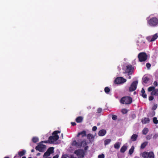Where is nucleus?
Here are the masks:
<instances>
[{
  "label": "nucleus",
  "mask_w": 158,
  "mask_h": 158,
  "mask_svg": "<svg viewBox=\"0 0 158 158\" xmlns=\"http://www.w3.org/2000/svg\"><path fill=\"white\" fill-rule=\"evenodd\" d=\"M141 92L142 94L145 93V90H144V89H143V88H142L141 90Z\"/></svg>",
  "instance_id": "nucleus-47"
},
{
  "label": "nucleus",
  "mask_w": 158,
  "mask_h": 158,
  "mask_svg": "<svg viewBox=\"0 0 158 158\" xmlns=\"http://www.w3.org/2000/svg\"><path fill=\"white\" fill-rule=\"evenodd\" d=\"M154 85H155L156 86H157V82L156 81H155L154 82Z\"/></svg>",
  "instance_id": "nucleus-50"
},
{
  "label": "nucleus",
  "mask_w": 158,
  "mask_h": 158,
  "mask_svg": "<svg viewBox=\"0 0 158 158\" xmlns=\"http://www.w3.org/2000/svg\"><path fill=\"white\" fill-rule=\"evenodd\" d=\"M26 152V151L25 150H23L22 151L19 152H18V155L20 156H22L25 154Z\"/></svg>",
  "instance_id": "nucleus-27"
},
{
  "label": "nucleus",
  "mask_w": 158,
  "mask_h": 158,
  "mask_svg": "<svg viewBox=\"0 0 158 158\" xmlns=\"http://www.w3.org/2000/svg\"><path fill=\"white\" fill-rule=\"evenodd\" d=\"M142 96L143 98H147V95L145 93L142 94Z\"/></svg>",
  "instance_id": "nucleus-42"
},
{
  "label": "nucleus",
  "mask_w": 158,
  "mask_h": 158,
  "mask_svg": "<svg viewBox=\"0 0 158 158\" xmlns=\"http://www.w3.org/2000/svg\"><path fill=\"white\" fill-rule=\"evenodd\" d=\"M120 145L121 143L119 142H117L114 144V147L115 148L118 149L120 148Z\"/></svg>",
  "instance_id": "nucleus-22"
},
{
  "label": "nucleus",
  "mask_w": 158,
  "mask_h": 158,
  "mask_svg": "<svg viewBox=\"0 0 158 158\" xmlns=\"http://www.w3.org/2000/svg\"><path fill=\"white\" fill-rule=\"evenodd\" d=\"M124 73H128V75L132 74L133 72V69L132 66L131 65H128L124 68Z\"/></svg>",
  "instance_id": "nucleus-6"
},
{
  "label": "nucleus",
  "mask_w": 158,
  "mask_h": 158,
  "mask_svg": "<svg viewBox=\"0 0 158 158\" xmlns=\"http://www.w3.org/2000/svg\"><path fill=\"white\" fill-rule=\"evenodd\" d=\"M97 129V127L96 126H94L93 128H92V130L93 131H95Z\"/></svg>",
  "instance_id": "nucleus-46"
},
{
  "label": "nucleus",
  "mask_w": 158,
  "mask_h": 158,
  "mask_svg": "<svg viewBox=\"0 0 158 158\" xmlns=\"http://www.w3.org/2000/svg\"><path fill=\"white\" fill-rule=\"evenodd\" d=\"M87 138L90 142H92L94 140V136L91 134H89L87 135Z\"/></svg>",
  "instance_id": "nucleus-15"
},
{
  "label": "nucleus",
  "mask_w": 158,
  "mask_h": 158,
  "mask_svg": "<svg viewBox=\"0 0 158 158\" xmlns=\"http://www.w3.org/2000/svg\"><path fill=\"white\" fill-rule=\"evenodd\" d=\"M151 94L152 95H158V89H154L151 92Z\"/></svg>",
  "instance_id": "nucleus-20"
},
{
  "label": "nucleus",
  "mask_w": 158,
  "mask_h": 158,
  "mask_svg": "<svg viewBox=\"0 0 158 158\" xmlns=\"http://www.w3.org/2000/svg\"><path fill=\"white\" fill-rule=\"evenodd\" d=\"M102 111V109L100 108H98V113H100Z\"/></svg>",
  "instance_id": "nucleus-48"
},
{
  "label": "nucleus",
  "mask_w": 158,
  "mask_h": 158,
  "mask_svg": "<svg viewBox=\"0 0 158 158\" xmlns=\"http://www.w3.org/2000/svg\"><path fill=\"white\" fill-rule=\"evenodd\" d=\"M80 147H85V149L86 150L87 148V147L86 146L87 144V142L86 140H84L81 143H80Z\"/></svg>",
  "instance_id": "nucleus-13"
},
{
  "label": "nucleus",
  "mask_w": 158,
  "mask_h": 158,
  "mask_svg": "<svg viewBox=\"0 0 158 158\" xmlns=\"http://www.w3.org/2000/svg\"><path fill=\"white\" fill-rule=\"evenodd\" d=\"M142 156L144 158H148V152H144L142 153Z\"/></svg>",
  "instance_id": "nucleus-26"
},
{
  "label": "nucleus",
  "mask_w": 158,
  "mask_h": 158,
  "mask_svg": "<svg viewBox=\"0 0 158 158\" xmlns=\"http://www.w3.org/2000/svg\"><path fill=\"white\" fill-rule=\"evenodd\" d=\"M75 154L79 157L81 158L84 156V153L83 151L81 150H78L74 152Z\"/></svg>",
  "instance_id": "nucleus-11"
},
{
  "label": "nucleus",
  "mask_w": 158,
  "mask_h": 158,
  "mask_svg": "<svg viewBox=\"0 0 158 158\" xmlns=\"http://www.w3.org/2000/svg\"><path fill=\"white\" fill-rule=\"evenodd\" d=\"M81 135L82 137H83L86 135V132L85 131H83L81 132H79L77 135V136L78 137L80 135Z\"/></svg>",
  "instance_id": "nucleus-17"
},
{
  "label": "nucleus",
  "mask_w": 158,
  "mask_h": 158,
  "mask_svg": "<svg viewBox=\"0 0 158 158\" xmlns=\"http://www.w3.org/2000/svg\"><path fill=\"white\" fill-rule=\"evenodd\" d=\"M146 66L147 68L149 69L151 66V64L149 63H147L146 64Z\"/></svg>",
  "instance_id": "nucleus-43"
},
{
  "label": "nucleus",
  "mask_w": 158,
  "mask_h": 158,
  "mask_svg": "<svg viewBox=\"0 0 158 158\" xmlns=\"http://www.w3.org/2000/svg\"><path fill=\"white\" fill-rule=\"evenodd\" d=\"M98 158H104L105 156L103 154L99 155L98 156Z\"/></svg>",
  "instance_id": "nucleus-38"
},
{
  "label": "nucleus",
  "mask_w": 158,
  "mask_h": 158,
  "mask_svg": "<svg viewBox=\"0 0 158 158\" xmlns=\"http://www.w3.org/2000/svg\"><path fill=\"white\" fill-rule=\"evenodd\" d=\"M127 149V147L126 145H123L120 149V152H124Z\"/></svg>",
  "instance_id": "nucleus-25"
},
{
  "label": "nucleus",
  "mask_w": 158,
  "mask_h": 158,
  "mask_svg": "<svg viewBox=\"0 0 158 158\" xmlns=\"http://www.w3.org/2000/svg\"><path fill=\"white\" fill-rule=\"evenodd\" d=\"M32 140L33 142L36 143L38 141L39 139L37 137H34L32 139Z\"/></svg>",
  "instance_id": "nucleus-32"
},
{
  "label": "nucleus",
  "mask_w": 158,
  "mask_h": 158,
  "mask_svg": "<svg viewBox=\"0 0 158 158\" xmlns=\"http://www.w3.org/2000/svg\"><path fill=\"white\" fill-rule=\"evenodd\" d=\"M148 131V128H144L142 131V133L144 135L146 134Z\"/></svg>",
  "instance_id": "nucleus-29"
},
{
  "label": "nucleus",
  "mask_w": 158,
  "mask_h": 158,
  "mask_svg": "<svg viewBox=\"0 0 158 158\" xmlns=\"http://www.w3.org/2000/svg\"><path fill=\"white\" fill-rule=\"evenodd\" d=\"M158 37L157 34H156L152 36H150L147 38V40L150 42L153 41L155 40Z\"/></svg>",
  "instance_id": "nucleus-12"
},
{
  "label": "nucleus",
  "mask_w": 158,
  "mask_h": 158,
  "mask_svg": "<svg viewBox=\"0 0 158 158\" xmlns=\"http://www.w3.org/2000/svg\"><path fill=\"white\" fill-rule=\"evenodd\" d=\"M157 107V105L155 104L154 105V106H153V107L152 108V110H156Z\"/></svg>",
  "instance_id": "nucleus-41"
},
{
  "label": "nucleus",
  "mask_w": 158,
  "mask_h": 158,
  "mask_svg": "<svg viewBox=\"0 0 158 158\" xmlns=\"http://www.w3.org/2000/svg\"><path fill=\"white\" fill-rule=\"evenodd\" d=\"M35 149L36 150H38L40 152H43L45 150L46 146L44 144H40L36 147Z\"/></svg>",
  "instance_id": "nucleus-10"
},
{
  "label": "nucleus",
  "mask_w": 158,
  "mask_h": 158,
  "mask_svg": "<svg viewBox=\"0 0 158 158\" xmlns=\"http://www.w3.org/2000/svg\"><path fill=\"white\" fill-rule=\"evenodd\" d=\"M132 101V99L131 98L129 97H123L120 100L121 103L126 104H130L131 103Z\"/></svg>",
  "instance_id": "nucleus-3"
},
{
  "label": "nucleus",
  "mask_w": 158,
  "mask_h": 158,
  "mask_svg": "<svg viewBox=\"0 0 158 158\" xmlns=\"http://www.w3.org/2000/svg\"><path fill=\"white\" fill-rule=\"evenodd\" d=\"M152 136V135H148L146 136V138L147 140H149L151 139Z\"/></svg>",
  "instance_id": "nucleus-37"
},
{
  "label": "nucleus",
  "mask_w": 158,
  "mask_h": 158,
  "mask_svg": "<svg viewBox=\"0 0 158 158\" xmlns=\"http://www.w3.org/2000/svg\"><path fill=\"white\" fill-rule=\"evenodd\" d=\"M98 125H99V124H98Z\"/></svg>",
  "instance_id": "nucleus-61"
},
{
  "label": "nucleus",
  "mask_w": 158,
  "mask_h": 158,
  "mask_svg": "<svg viewBox=\"0 0 158 158\" xmlns=\"http://www.w3.org/2000/svg\"><path fill=\"white\" fill-rule=\"evenodd\" d=\"M112 118L114 120H116L117 119V116L115 115H113L112 116Z\"/></svg>",
  "instance_id": "nucleus-40"
},
{
  "label": "nucleus",
  "mask_w": 158,
  "mask_h": 158,
  "mask_svg": "<svg viewBox=\"0 0 158 158\" xmlns=\"http://www.w3.org/2000/svg\"><path fill=\"white\" fill-rule=\"evenodd\" d=\"M153 115H154V114H155V112H153Z\"/></svg>",
  "instance_id": "nucleus-55"
},
{
  "label": "nucleus",
  "mask_w": 158,
  "mask_h": 158,
  "mask_svg": "<svg viewBox=\"0 0 158 158\" xmlns=\"http://www.w3.org/2000/svg\"><path fill=\"white\" fill-rule=\"evenodd\" d=\"M127 81L126 79L122 77H119L116 78L114 81V83L117 84H123Z\"/></svg>",
  "instance_id": "nucleus-4"
},
{
  "label": "nucleus",
  "mask_w": 158,
  "mask_h": 158,
  "mask_svg": "<svg viewBox=\"0 0 158 158\" xmlns=\"http://www.w3.org/2000/svg\"><path fill=\"white\" fill-rule=\"evenodd\" d=\"M142 122L143 124L147 123L149 122V119L148 118H145L142 119Z\"/></svg>",
  "instance_id": "nucleus-18"
},
{
  "label": "nucleus",
  "mask_w": 158,
  "mask_h": 158,
  "mask_svg": "<svg viewBox=\"0 0 158 158\" xmlns=\"http://www.w3.org/2000/svg\"><path fill=\"white\" fill-rule=\"evenodd\" d=\"M131 78V76H129V77H128L129 79H130Z\"/></svg>",
  "instance_id": "nucleus-56"
},
{
  "label": "nucleus",
  "mask_w": 158,
  "mask_h": 158,
  "mask_svg": "<svg viewBox=\"0 0 158 158\" xmlns=\"http://www.w3.org/2000/svg\"><path fill=\"white\" fill-rule=\"evenodd\" d=\"M60 132L59 131H55L52 133L53 135L50 136L49 138V143H53L57 140L59 137V136L57 135V134L59 133Z\"/></svg>",
  "instance_id": "nucleus-1"
},
{
  "label": "nucleus",
  "mask_w": 158,
  "mask_h": 158,
  "mask_svg": "<svg viewBox=\"0 0 158 158\" xmlns=\"http://www.w3.org/2000/svg\"><path fill=\"white\" fill-rule=\"evenodd\" d=\"M54 148L52 147H50L47 150L44 154L43 158L49 156L53 152Z\"/></svg>",
  "instance_id": "nucleus-9"
},
{
  "label": "nucleus",
  "mask_w": 158,
  "mask_h": 158,
  "mask_svg": "<svg viewBox=\"0 0 158 158\" xmlns=\"http://www.w3.org/2000/svg\"><path fill=\"white\" fill-rule=\"evenodd\" d=\"M71 158H76V157H74L73 155H71Z\"/></svg>",
  "instance_id": "nucleus-53"
},
{
  "label": "nucleus",
  "mask_w": 158,
  "mask_h": 158,
  "mask_svg": "<svg viewBox=\"0 0 158 158\" xmlns=\"http://www.w3.org/2000/svg\"><path fill=\"white\" fill-rule=\"evenodd\" d=\"M151 77L150 75H144L142 80L143 84L145 85V84L150 83V79Z\"/></svg>",
  "instance_id": "nucleus-7"
},
{
  "label": "nucleus",
  "mask_w": 158,
  "mask_h": 158,
  "mask_svg": "<svg viewBox=\"0 0 158 158\" xmlns=\"http://www.w3.org/2000/svg\"><path fill=\"white\" fill-rule=\"evenodd\" d=\"M138 58L140 61H144L147 59V55L145 53L141 52L138 54Z\"/></svg>",
  "instance_id": "nucleus-5"
},
{
  "label": "nucleus",
  "mask_w": 158,
  "mask_h": 158,
  "mask_svg": "<svg viewBox=\"0 0 158 158\" xmlns=\"http://www.w3.org/2000/svg\"><path fill=\"white\" fill-rule=\"evenodd\" d=\"M61 158H67L66 156L65 155H63Z\"/></svg>",
  "instance_id": "nucleus-52"
},
{
  "label": "nucleus",
  "mask_w": 158,
  "mask_h": 158,
  "mask_svg": "<svg viewBox=\"0 0 158 158\" xmlns=\"http://www.w3.org/2000/svg\"><path fill=\"white\" fill-rule=\"evenodd\" d=\"M134 146H132L131 148L129 150V154L130 155H131L133 152L134 149Z\"/></svg>",
  "instance_id": "nucleus-30"
},
{
  "label": "nucleus",
  "mask_w": 158,
  "mask_h": 158,
  "mask_svg": "<svg viewBox=\"0 0 158 158\" xmlns=\"http://www.w3.org/2000/svg\"><path fill=\"white\" fill-rule=\"evenodd\" d=\"M71 123L72 125L73 126H75L76 124V123L75 122H72Z\"/></svg>",
  "instance_id": "nucleus-51"
},
{
  "label": "nucleus",
  "mask_w": 158,
  "mask_h": 158,
  "mask_svg": "<svg viewBox=\"0 0 158 158\" xmlns=\"http://www.w3.org/2000/svg\"><path fill=\"white\" fill-rule=\"evenodd\" d=\"M59 157V155L57 154L56 155V156H54L53 157V158H58Z\"/></svg>",
  "instance_id": "nucleus-49"
},
{
  "label": "nucleus",
  "mask_w": 158,
  "mask_h": 158,
  "mask_svg": "<svg viewBox=\"0 0 158 158\" xmlns=\"http://www.w3.org/2000/svg\"><path fill=\"white\" fill-rule=\"evenodd\" d=\"M106 133V131L105 130L102 129L100 130L98 133L99 136H102L105 135Z\"/></svg>",
  "instance_id": "nucleus-14"
},
{
  "label": "nucleus",
  "mask_w": 158,
  "mask_h": 158,
  "mask_svg": "<svg viewBox=\"0 0 158 158\" xmlns=\"http://www.w3.org/2000/svg\"><path fill=\"white\" fill-rule=\"evenodd\" d=\"M153 96H151L149 97V100L150 101L152 100H153Z\"/></svg>",
  "instance_id": "nucleus-44"
},
{
  "label": "nucleus",
  "mask_w": 158,
  "mask_h": 158,
  "mask_svg": "<svg viewBox=\"0 0 158 158\" xmlns=\"http://www.w3.org/2000/svg\"><path fill=\"white\" fill-rule=\"evenodd\" d=\"M83 118L82 117L79 116L76 118V121L78 123H81L82 121Z\"/></svg>",
  "instance_id": "nucleus-19"
},
{
  "label": "nucleus",
  "mask_w": 158,
  "mask_h": 158,
  "mask_svg": "<svg viewBox=\"0 0 158 158\" xmlns=\"http://www.w3.org/2000/svg\"><path fill=\"white\" fill-rule=\"evenodd\" d=\"M9 158V157H5V158Z\"/></svg>",
  "instance_id": "nucleus-59"
},
{
  "label": "nucleus",
  "mask_w": 158,
  "mask_h": 158,
  "mask_svg": "<svg viewBox=\"0 0 158 158\" xmlns=\"http://www.w3.org/2000/svg\"><path fill=\"white\" fill-rule=\"evenodd\" d=\"M137 45L139 46H143L145 42L144 41H143L142 40H139L137 42Z\"/></svg>",
  "instance_id": "nucleus-21"
},
{
  "label": "nucleus",
  "mask_w": 158,
  "mask_h": 158,
  "mask_svg": "<svg viewBox=\"0 0 158 158\" xmlns=\"http://www.w3.org/2000/svg\"><path fill=\"white\" fill-rule=\"evenodd\" d=\"M148 144L147 142H144L141 145V148H144Z\"/></svg>",
  "instance_id": "nucleus-31"
},
{
  "label": "nucleus",
  "mask_w": 158,
  "mask_h": 158,
  "mask_svg": "<svg viewBox=\"0 0 158 158\" xmlns=\"http://www.w3.org/2000/svg\"><path fill=\"white\" fill-rule=\"evenodd\" d=\"M72 145L77 148H80V143L77 142L76 140H74L72 143Z\"/></svg>",
  "instance_id": "nucleus-16"
},
{
  "label": "nucleus",
  "mask_w": 158,
  "mask_h": 158,
  "mask_svg": "<svg viewBox=\"0 0 158 158\" xmlns=\"http://www.w3.org/2000/svg\"><path fill=\"white\" fill-rule=\"evenodd\" d=\"M148 157L149 158H154V155L153 152H148Z\"/></svg>",
  "instance_id": "nucleus-24"
},
{
  "label": "nucleus",
  "mask_w": 158,
  "mask_h": 158,
  "mask_svg": "<svg viewBox=\"0 0 158 158\" xmlns=\"http://www.w3.org/2000/svg\"><path fill=\"white\" fill-rule=\"evenodd\" d=\"M40 155V153H38V154H37V156H38V155Z\"/></svg>",
  "instance_id": "nucleus-57"
},
{
  "label": "nucleus",
  "mask_w": 158,
  "mask_h": 158,
  "mask_svg": "<svg viewBox=\"0 0 158 158\" xmlns=\"http://www.w3.org/2000/svg\"><path fill=\"white\" fill-rule=\"evenodd\" d=\"M158 137V134H155L153 137V139H156L157 137Z\"/></svg>",
  "instance_id": "nucleus-39"
},
{
  "label": "nucleus",
  "mask_w": 158,
  "mask_h": 158,
  "mask_svg": "<svg viewBox=\"0 0 158 158\" xmlns=\"http://www.w3.org/2000/svg\"><path fill=\"white\" fill-rule=\"evenodd\" d=\"M22 158H26L25 157H23Z\"/></svg>",
  "instance_id": "nucleus-58"
},
{
  "label": "nucleus",
  "mask_w": 158,
  "mask_h": 158,
  "mask_svg": "<svg viewBox=\"0 0 158 158\" xmlns=\"http://www.w3.org/2000/svg\"><path fill=\"white\" fill-rule=\"evenodd\" d=\"M147 23L149 26L155 27L158 24V19L156 17H150Z\"/></svg>",
  "instance_id": "nucleus-2"
},
{
  "label": "nucleus",
  "mask_w": 158,
  "mask_h": 158,
  "mask_svg": "<svg viewBox=\"0 0 158 158\" xmlns=\"http://www.w3.org/2000/svg\"><path fill=\"white\" fill-rule=\"evenodd\" d=\"M153 121L154 123L155 124L158 123V120L156 117H154L153 118Z\"/></svg>",
  "instance_id": "nucleus-34"
},
{
  "label": "nucleus",
  "mask_w": 158,
  "mask_h": 158,
  "mask_svg": "<svg viewBox=\"0 0 158 158\" xmlns=\"http://www.w3.org/2000/svg\"><path fill=\"white\" fill-rule=\"evenodd\" d=\"M121 111L123 114H125L127 112V111L126 109H123Z\"/></svg>",
  "instance_id": "nucleus-36"
},
{
  "label": "nucleus",
  "mask_w": 158,
  "mask_h": 158,
  "mask_svg": "<svg viewBox=\"0 0 158 158\" xmlns=\"http://www.w3.org/2000/svg\"><path fill=\"white\" fill-rule=\"evenodd\" d=\"M49 143V141H42L40 143Z\"/></svg>",
  "instance_id": "nucleus-45"
},
{
  "label": "nucleus",
  "mask_w": 158,
  "mask_h": 158,
  "mask_svg": "<svg viewBox=\"0 0 158 158\" xmlns=\"http://www.w3.org/2000/svg\"><path fill=\"white\" fill-rule=\"evenodd\" d=\"M154 89V87H150L148 88V91L149 92L152 91Z\"/></svg>",
  "instance_id": "nucleus-35"
},
{
  "label": "nucleus",
  "mask_w": 158,
  "mask_h": 158,
  "mask_svg": "<svg viewBox=\"0 0 158 158\" xmlns=\"http://www.w3.org/2000/svg\"><path fill=\"white\" fill-rule=\"evenodd\" d=\"M137 137L138 135L136 134H134L132 135L131 139L132 141H135L136 140Z\"/></svg>",
  "instance_id": "nucleus-23"
},
{
  "label": "nucleus",
  "mask_w": 158,
  "mask_h": 158,
  "mask_svg": "<svg viewBox=\"0 0 158 158\" xmlns=\"http://www.w3.org/2000/svg\"><path fill=\"white\" fill-rule=\"evenodd\" d=\"M31 158V157H29V158Z\"/></svg>",
  "instance_id": "nucleus-62"
},
{
  "label": "nucleus",
  "mask_w": 158,
  "mask_h": 158,
  "mask_svg": "<svg viewBox=\"0 0 158 158\" xmlns=\"http://www.w3.org/2000/svg\"><path fill=\"white\" fill-rule=\"evenodd\" d=\"M62 136H63V134H62Z\"/></svg>",
  "instance_id": "nucleus-60"
},
{
  "label": "nucleus",
  "mask_w": 158,
  "mask_h": 158,
  "mask_svg": "<svg viewBox=\"0 0 158 158\" xmlns=\"http://www.w3.org/2000/svg\"><path fill=\"white\" fill-rule=\"evenodd\" d=\"M35 151L34 150V149H32L31 150V152H34Z\"/></svg>",
  "instance_id": "nucleus-54"
},
{
  "label": "nucleus",
  "mask_w": 158,
  "mask_h": 158,
  "mask_svg": "<svg viewBox=\"0 0 158 158\" xmlns=\"http://www.w3.org/2000/svg\"><path fill=\"white\" fill-rule=\"evenodd\" d=\"M111 141L110 139H108L105 140L104 141V144L105 145H107L110 143Z\"/></svg>",
  "instance_id": "nucleus-28"
},
{
  "label": "nucleus",
  "mask_w": 158,
  "mask_h": 158,
  "mask_svg": "<svg viewBox=\"0 0 158 158\" xmlns=\"http://www.w3.org/2000/svg\"><path fill=\"white\" fill-rule=\"evenodd\" d=\"M138 83V81H133L129 88V91L130 92H132L135 90L136 89Z\"/></svg>",
  "instance_id": "nucleus-8"
},
{
  "label": "nucleus",
  "mask_w": 158,
  "mask_h": 158,
  "mask_svg": "<svg viewBox=\"0 0 158 158\" xmlns=\"http://www.w3.org/2000/svg\"><path fill=\"white\" fill-rule=\"evenodd\" d=\"M105 92L107 94H108L110 91V89L108 87H106L104 89Z\"/></svg>",
  "instance_id": "nucleus-33"
}]
</instances>
